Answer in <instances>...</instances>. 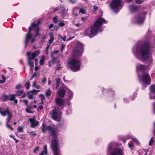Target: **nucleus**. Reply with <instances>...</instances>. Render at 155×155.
Returning <instances> with one entry per match:
<instances>
[{
    "label": "nucleus",
    "instance_id": "c85d7f7f",
    "mask_svg": "<svg viewBox=\"0 0 155 155\" xmlns=\"http://www.w3.org/2000/svg\"><path fill=\"white\" fill-rule=\"evenodd\" d=\"M56 89H57L59 87V84H60L61 83V81H60V79H59V78H57V79L56 80Z\"/></svg>",
    "mask_w": 155,
    "mask_h": 155
},
{
    "label": "nucleus",
    "instance_id": "72a5a7b5",
    "mask_svg": "<svg viewBox=\"0 0 155 155\" xmlns=\"http://www.w3.org/2000/svg\"><path fill=\"white\" fill-rule=\"evenodd\" d=\"M132 139L133 141H134L135 143H136L137 144H140V142L136 138H134L132 137Z\"/></svg>",
    "mask_w": 155,
    "mask_h": 155
},
{
    "label": "nucleus",
    "instance_id": "864d4df0",
    "mask_svg": "<svg viewBox=\"0 0 155 155\" xmlns=\"http://www.w3.org/2000/svg\"><path fill=\"white\" fill-rule=\"evenodd\" d=\"M65 46L63 44H61V51H62L64 48H65Z\"/></svg>",
    "mask_w": 155,
    "mask_h": 155
},
{
    "label": "nucleus",
    "instance_id": "69168bd1",
    "mask_svg": "<svg viewBox=\"0 0 155 155\" xmlns=\"http://www.w3.org/2000/svg\"><path fill=\"white\" fill-rule=\"evenodd\" d=\"M39 68V67L38 66H36L35 68V70L36 71H37Z\"/></svg>",
    "mask_w": 155,
    "mask_h": 155
},
{
    "label": "nucleus",
    "instance_id": "2f4dec72",
    "mask_svg": "<svg viewBox=\"0 0 155 155\" xmlns=\"http://www.w3.org/2000/svg\"><path fill=\"white\" fill-rule=\"evenodd\" d=\"M142 78H150V76L148 73L144 72L143 74Z\"/></svg>",
    "mask_w": 155,
    "mask_h": 155
},
{
    "label": "nucleus",
    "instance_id": "a878e982",
    "mask_svg": "<svg viewBox=\"0 0 155 155\" xmlns=\"http://www.w3.org/2000/svg\"><path fill=\"white\" fill-rule=\"evenodd\" d=\"M150 98L151 99H155V93L150 91Z\"/></svg>",
    "mask_w": 155,
    "mask_h": 155
},
{
    "label": "nucleus",
    "instance_id": "3c124183",
    "mask_svg": "<svg viewBox=\"0 0 155 155\" xmlns=\"http://www.w3.org/2000/svg\"><path fill=\"white\" fill-rule=\"evenodd\" d=\"M75 10V9H74L73 10V13H72V15L73 16H77L78 15L76 13H74V10Z\"/></svg>",
    "mask_w": 155,
    "mask_h": 155
},
{
    "label": "nucleus",
    "instance_id": "c756f323",
    "mask_svg": "<svg viewBox=\"0 0 155 155\" xmlns=\"http://www.w3.org/2000/svg\"><path fill=\"white\" fill-rule=\"evenodd\" d=\"M150 91L155 93V85H152L150 86Z\"/></svg>",
    "mask_w": 155,
    "mask_h": 155
},
{
    "label": "nucleus",
    "instance_id": "2eb2a0df",
    "mask_svg": "<svg viewBox=\"0 0 155 155\" xmlns=\"http://www.w3.org/2000/svg\"><path fill=\"white\" fill-rule=\"evenodd\" d=\"M139 81L143 84L150 85L151 82L150 78H139Z\"/></svg>",
    "mask_w": 155,
    "mask_h": 155
},
{
    "label": "nucleus",
    "instance_id": "052dcab7",
    "mask_svg": "<svg viewBox=\"0 0 155 155\" xmlns=\"http://www.w3.org/2000/svg\"><path fill=\"white\" fill-rule=\"evenodd\" d=\"M10 137L12 138L14 140H15V136L13 135H10Z\"/></svg>",
    "mask_w": 155,
    "mask_h": 155
},
{
    "label": "nucleus",
    "instance_id": "20e7f679",
    "mask_svg": "<svg viewBox=\"0 0 155 155\" xmlns=\"http://www.w3.org/2000/svg\"><path fill=\"white\" fill-rule=\"evenodd\" d=\"M39 23V21H38L36 24L34 22L29 27L28 31L25 40V45L28 43L29 40L32 43L34 42L35 37L39 35L38 25Z\"/></svg>",
    "mask_w": 155,
    "mask_h": 155
},
{
    "label": "nucleus",
    "instance_id": "4c0bfd02",
    "mask_svg": "<svg viewBox=\"0 0 155 155\" xmlns=\"http://www.w3.org/2000/svg\"><path fill=\"white\" fill-rule=\"evenodd\" d=\"M28 133L30 134V135L33 136H36V134L34 131H28Z\"/></svg>",
    "mask_w": 155,
    "mask_h": 155
},
{
    "label": "nucleus",
    "instance_id": "f704fd0d",
    "mask_svg": "<svg viewBox=\"0 0 155 155\" xmlns=\"http://www.w3.org/2000/svg\"><path fill=\"white\" fill-rule=\"evenodd\" d=\"M25 86L26 89H28L30 87V83L28 81L25 84Z\"/></svg>",
    "mask_w": 155,
    "mask_h": 155
},
{
    "label": "nucleus",
    "instance_id": "bb28decb",
    "mask_svg": "<svg viewBox=\"0 0 155 155\" xmlns=\"http://www.w3.org/2000/svg\"><path fill=\"white\" fill-rule=\"evenodd\" d=\"M45 57L43 55L41 57V58L40 59L39 62V64L41 65H43L44 64V61L45 60Z\"/></svg>",
    "mask_w": 155,
    "mask_h": 155
},
{
    "label": "nucleus",
    "instance_id": "412c9836",
    "mask_svg": "<svg viewBox=\"0 0 155 155\" xmlns=\"http://www.w3.org/2000/svg\"><path fill=\"white\" fill-rule=\"evenodd\" d=\"M68 9L66 10L65 8H63L62 9L60 10L61 13V15L62 16L64 17H65L67 13V11Z\"/></svg>",
    "mask_w": 155,
    "mask_h": 155
},
{
    "label": "nucleus",
    "instance_id": "a211bd4d",
    "mask_svg": "<svg viewBox=\"0 0 155 155\" xmlns=\"http://www.w3.org/2000/svg\"><path fill=\"white\" fill-rule=\"evenodd\" d=\"M55 102L59 107L63 106L64 103V101L60 98H57L55 99Z\"/></svg>",
    "mask_w": 155,
    "mask_h": 155
},
{
    "label": "nucleus",
    "instance_id": "393cba45",
    "mask_svg": "<svg viewBox=\"0 0 155 155\" xmlns=\"http://www.w3.org/2000/svg\"><path fill=\"white\" fill-rule=\"evenodd\" d=\"M129 9L131 11L133 12L137 9V7L134 5H131L129 7Z\"/></svg>",
    "mask_w": 155,
    "mask_h": 155
},
{
    "label": "nucleus",
    "instance_id": "338daca9",
    "mask_svg": "<svg viewBox=\"0 0 155 155\" xmlns=\"http://www.w3.org/2000/svg\"><path fill=\"white\" fill-rule=\"evenodd\" d=\"M64 6L63 5H61L60 6L61 10L63 8H64Z\"/></svg>",
    "mask_w": 155,
    "mask_h": 155
},
{
    "label": "nucleus",
    "instance_id": "774afa93",
    "mask_svg": "<svg viewBox=\"0 0 155 155\" xmlns=\"http://www.w3.org/2000/svg\"><path fill=\"white\" fill-rule=\"evenodd\" d=\"M58 51L56 50L55 51H54L53 52V53L54 54H56L58 53Z\"/></svg>",
    "mask_w": 155,
    "mask_h": 155
},
{
    "label": "nucleus",
    "instance_id": "39448f33",
    "mask_svg": "<svg viewBox=\"0 0 155 155\" xmlns=\"http://www.w3.org/2000/svg\"><path fill=\"white\" fill-rule=\"evenodd\" d=\"M40 54L39 50L35 51L32 53H31L30 51L27 52V61L28 65L31 67V70H33L34 68V63L33 60L35 57H38Z\"/></svg>",
    "mask_w": 155,
    "mask_h": 155
},
{
    "label": "nucleus",
    "instance_id": "f8f14e48",
    "mask_svg": "<svg viewBox=\"0 0 155 155\" xmlns=\"http://www.w3.org/2000/svg\"><path fill=\"white\" fill-rule=\"evenodd\" d=\"M61 112L59 110L55 108L53 110L51 116L53 119L54 120H59L61 117Z\"/></svg>",
    "mask_w": 155,
    "mask_h": 155
},
{
    "label": "nucleus",
    "instance_id": "e2e57ef3",
    "mask_svg": "<svg viewBox=\"0 0 155 155\" xmlns=\"http://www.w3.org/2000/svg\"><path fill=\"white\" fill-rule=\"evenodd\" d=\"M36 83L35 82H34L33 83V84H32V86L33 87H36Z\"/></svg>",
    "mask_w": 155,
    "mask_h": 155
},
{
    "label": "nucleus",
    "instance_id": "13d9d810",
    "mask_svg": "<svg viewBox=\"0 0 155 155\" xmlns=\"http://www.w3.org/2000/svg\"><path fill=\"white\" fill-rule=\"evenodd\" d=\"M58 26L57 25H55L54 27V30H57L58 29Z\"/></svg>",
    "mask_w": 155,
    "mask_h": 155
},
{
    "label": "nucleus",
    "instance_id": "dca6fc26",
    "mask_svg": "<svg viewBox=\"0 0 155 155\" xmlns=\"http://www.w3.org/2000/svg\"><path fill=\"white\" fill-rule=\"evenodd\" d=\"M67 87H65L64 88L63 87H61L59 89L58 94V95L61 97H64L65 93V88Z\"/></svg>",
    "mask_w": 155,
    "mask_h": 155
},
{
    "label": "nucleus",
    "instance_id": "6e6d98bb",
    "mask_svg": "<svg viewBox=\"0 0 155 155\" xmlns=\"http://www.w3.org/2000/svg\"><path fill=\"white\" fill-rule=\"evenodd\" d=\"M93 9L95 11H96L97 10L98 7L96 5H94L93 6Z\"/></svg>",
    "mask_w": 155,
    "mask_h": 155
},
{
    "label": "nucleus",
    "instance_id": "9d476101",
    "mask_svg": "<svg viewBox=\"0 0 155 155\" xmlns=\"http://www.w3.org/2000/svg\"><path fill=\"white\" fill-rule=\"evenodd\" d=\"M116 146V144L114 142H111L108 144L107 148V155H111L112 153L115 149H119L115 148Z\"/></svg>",
    "mask_w": 155,
    "mask_h": 155
},
{
    "label": "nucleus",
    "instance_id": "8fccbe9b",
    "mask_svg": "<svg viewBox=\"0 0 155 155\" xmlns=\"http://www.w3.org/2000/svg\"><path fill=\"white\" fill-rule=\"evenodd\" d=\"M21 87V85L20 84H19L15 86V88L16 89H19Z\"/></svg>",
    "mask_w": 155,
    "mask_h": 155
},
{
    "label": "nucleus",
    "instance_id": "f257e3e1",
    "mask_svg": "<svg viewBox=\"0 0 155 155\" xmlns=\"http://www.w3.org/2000/svg\"><path fill=\"white\" fill-rule=\"evenodd\" d=\"M150 44L149 41L144 42L143 46H134L132 51L135 57L138 59L143 61H148L151 63L152 57L150 53Z\"/></svg>",
    "mask_w": 155,
    "mask_h": 155
},
{
    "label": "nucleus",
    "instance_id": "0e129e2a",
    "mask_svg": "<svg viewBox=\"0 0 155 155\" xmlns=\"http://www.w3.org/2000/svg\"><path fill=\"white\" fill-rule=\"evenodd\" d=\"M54 25L53 24H51L49 26V28H52L53 27Z\"/></svg>",
    "mask_w": 155,
    "mask_h": 155
},
{
    "label": "nucleus",
    "instance_id": "5701e85b",
    "mask_svg": "<svg viewBox=\"0 0 155 155\" xmlns=\"http://www.w3.org/2000/svg\"><path fill=\"white\" fill-rule=\"evenodd\" d=\"M47 155V146L45 145L44 147V150L40 153V155Z\"/></svg>",
    "mask_w": 155,
    "mask_h": 155
},
{
    "label": "nucleus",
    "instance_id": "473e14b6",
    "mask_svg": "<svg viewBox=\"0 0 155 155\" xmlns=\"http://www.w3.org/2000/svg\"><path fill=\"white\" fill-rule=\"evenodd\" d=\"M15 94L14 95H11L9 97L8 100L10 101H13L15 99Z\"/></svg>",
    "mask_w": 155,
    "mask_h": 155
},
{
    "label": "nucleus",
    "instance_id": "09e8293b",
    "mask_svg": "<svg viewBox=\"0 0 155 155\" xmlns=\"http://www.w3.org/2000/svg\"><path fill=\"white\" fill-rule=\"evenodd\" d=\"M135 1L137 3L140 4L143 2L144 0H135Z\"/></svg>",
    "mask_w": 155,
    "mask_h": 155
},
{
    "label": "nucleus",
    "instance_id": "7c9ffc66",
    "mask_svg": "<svg viewBox=\"0 0 155 155\" xmlns=\"http://www.w3.org/2000/svg\"><path fill=\"white\" fill-rule=\"evenodd\" d=\"M45 95L47 96H50L51 93V92L50 89H48L47 91H45Z\"/></svg>",
    "mask_w": 155,
    "mask_h": 155
},
{
    "label": "nucleus",
    "instance_id": "680f3d73",
    "mask_svg": "<svg viewBox=\"0 0 155 155\" xmlns=\"http://www.w3.org/2000/svg\"><path fill=\"white\" fill-rule=\"evenodd\" d=\"M14 103L17 104L18 103V101L17 99H15L13 100Z\"/></svg>",
    "mask_w": 155,
    "mask_h": 155
},
{
    "label": "nucleus",
    "instance_id": "1a4fd4ad",
    "mask_svg": "<svg viewBox=\"0 0 155 155\" xmlns=\"http://www.w3.org/2000/svg\"><path fill=\"white\" fill-rule=\"evenodd\" d=\"M146 14L145 13H140L137 15L132 19V21L135 23L140 24L143 23L145 19Z\"/></svg>",
    "mask_w": 155,
    "mask_h": 155
},
{
    "label": "nucleus",
    "instance_id": "a18cd8bd",
    "mask_svg": "<svg viewBox=\"0 0 155 155\" xmlns=\"http://www.w3.org/2000/svg\"><path fill=\"white\" fill-rule=\"evenodd\" d=\"M2 80H0V83L3 84L6 81L5 78H2Z\"/></svg>",
    "mask_w": 155,
    "mask_h": 155
},
{
    "label": "nucleus",
    "instance_id": "b1692460",
    "mask_svg": "<svg viewBox=\"0 0 155 155\" xmlns=\"http://www.w3.org/2000/svg\"><path fill=\"white\" fill-rule=\"evenodd\" d=\"M86 7L80 8L79 11V13H81L82 14H86Z\"/></svg>",
    "mask_w": 155,
    "mask_h": 155
},
{
    "label": "nucleus",
    "instance_id": "423d86ee",
    "mask_svg": "<svg viewBox=\"0 0 155 155\" xmlns=\"http://www.w3.org/2000/svg\"><path fill=\"white\" fill-rule=\"evenodd\" d=\"M81 66V63L80 61L74 58L70 60L68 64V67L74 71H79Z\"/></svg>",
    "mask_w": 155,
    "mask_h": 155
},
{
    "label": "nucleus",
    "instance_id": "7ed1b4c3",
    "mask_svg": "<svg viewBox=\"0 0 155 155\" xmlns=\"http://www.w3.org/2000/svg\"><path fill=\"white\" fill-rule=\"evenodd\" d=\"M107 22V21L104 18H99L90 29L87 28L85 29V34L89 36L90 38L94 36L98 32L102 31L101 28V25L103 23H106Z\"/></svg>",
    "mask_w": 155,
    "mask_h": 155
},
{
    "label": "nucleus",
    "instance_id": "6ab92c4d",
    "mask_svg": "<svg viewBox=\"0 0 155 155\" xmlns=\"http://www.w3.org/2000/svg\"><path fill=\"white\" fill-rule=\"evenodd\" d=\"M65 90L67 94V95L68 97V99L71 98L73 95V92L68 88H66Z\"/></svg>",
    "mask_w": 155,
    "mask_h": 155
},
{
    "label": "nucleus",
    "instance_id": "9b49d317",
    "mask_svg": "<svg viewBox=\"0 0 155 155\" xmlns=\"http://www.w3.org/2000/svg\"><path fill=\"white\" fill-rule=\"evenodd\" d=\"M0 113L3 116H5L7 115L8 117L6 118V120H8V119H12V114L10 112L8 108H7L5 109V110H2L1 108H0Z\"/></svg>",
    "mask_w": 155,
    "mask_h": 155
},
{
    "label": "nucleus",
    "instance_id": "6e6552de",
    "mask_svg": "<svg viewBox=\"0 0 155 155\" xmlns=\"http://www.w3.org/2000/svg\"><path fill=\"white\" fill-rule=\"evenodd\" d=\"M83 47L82 44L79 42H77L73 50L74 57L77 58L81 56L83 53Z\"/></svg>",
    "mask_w": 155,
    "mask_h": 155
},
{
    "label": "nucleus",
    "instance_id": "4d7b16f0",
    "mask_svg": "<svg viewBox=\"0 0 155 155\" xmlns=\"http://www.w3.org/2000/svg\"><path fill=\"white\" fill-rule=\"evenodd\" d=\"M128 146L131 149V150L132 149V148L133 147V145L132 144H131L130 143H129L128 144Z\"/></svg>",
    "mask_w": 155,
    "mask_h": 155
},
{
    "label": "nucleus",
    "instance_id": "79ce46f5",
    "mask_svg": "<svg viewBox=\"0 0 155 155\" xmlns=\"http://www.w3.org/2000/svg\"><path fill=\"white\" fill-rule=\"evenodd\" d=\"M18 131L19 132H22L23 131V128L22 127H18Z\"/></svg>",
    "mask_w": 155,
    "mask_h": 155
},
{
    "label": "nucleus",
    "instance_id": "4be33fe9",
    "mask_svg": "<svg viewBox=\"0 0 155 155\" xmlns=\"http://www.w3.org/2000/svg\"><path fill=\"white\" fill-rule=\"evenodd\" d=\"M11 119H8V120H6V125L7 127L8 128L10 129L11 130H13L14 129V128H12L11 127V126L9 124V122H10Z\"/></svg>",
    "mask_w": 155,
    "mask_h": 155
},
{
    "label": "nucleus",
    "instance_id": "5fc2aeb1",
    "mask_svg": "<svg viewBox=\"0 0 155 155\" xmlns=\"http://www.w3.org/2000/svg\"><path fill=\"white\" fill-rule=\"evenodd\" d=\"M52 58H53V60L52 61V62H54L56 60L57 58H55L52 54Z\"/></svg>",
    "mask_w": 155,
    "mask_h": 155
},
{
    "label": "nucleus",
    "instance_id": "c03bdc74",
    "mask_svg": "<svg viewBox=\"0 0 155 155\" xmlns=\"http://www.w3.org/2000/svg\"><path fill=\"white\" fill-rule=\"evenodd\" d=\"M108 93L110 94L113 95L114 93V92L111 89H110L108 90Z\"/></svg>",
    "mask_w": 155,
    "mask_h": 155
},
{
    "label": "nucleus",
    "instance_id": "37998d69",
    "mask_svg": "<svg viewBox=\"0 0 155 155\" xmlns=\"http://www.w3.org/2000/svg\"><path fill=\"white\" fill-rule=\"evenodd\" d=\"M69 2L72 4H74L75 3L77 2V0H68Z\"/></svg>",
    "mask_w": 155,
    "mask_h": 155
},
{
    "label": "nucleus",
    "instance_id": "ea45409f",
    "mask_svg": "<svg viewBox=\"0 0 155 155\" xmlns=\"http://www.w3.org/2000/svg\"><path fill=\"white\" fill-rule=\"evenodd\" d=\"M54 40V38L53 36L52 35L50 37V40L49 41V43H50V44L52 43L53 42V41Z\"/></svg>",
    "mask_w": 155,
    "mask_h": 155
},
{
    "label": "nucleus",
    "instance_id": "4468645a",
    "mask_svg": "<svg viewBox=\"0 0 155 155\" xmlns=\"http://www.w3.org/2000/svg\"><path fill=\"white\" fill-rule=\"evenodd\" d=\"M136 68L138 74L139 76L140 77V75L139 74L140 72L141 71L142 72L145 70L147 68V66L141 64H139L137 65Z\"/></svg>",
    "mask_w": 155,
    "mask_h": 155
},
{
    "label": "nucleus",
    "instance_id": "aec40b11",
    "mask_svg": "<svg viewBox=\"0 0 155 155\" xmlns=\"http://www.w3.org/2000/svg\"><path fill=\"white\" fill-rule=\"evenodd\" d=\"M111 155H123L122 151L120 149H117L112 152Z\"/></svg>",
    "mask_w": 155,
    "mask_h": 155
},
{
    "label": "nucleus",
    "instance_id": "de8ad7c7",
    "mask_svg": "<svg viewBox=\"0 0 155 155\" xmlns=\"http://www.w3.org/2000/svg\"><path fill=\"white\" fill-rule=\"evenodd\" d=\"M60 61H58V62L57 63V65H59V66H58L57 68L56 69L57 70H59L61 68V67L60 66Z\"/></svg>",
    "mask_w": 155,
    "mask_h": 155
},
{
    "label": "nucleus",
    "instance_id": "0eeeda50",
    "mask_svg": "<svg viewBox=\"0 0 155 155\" xmlns=\"http://www.w3.org/2000/svg\"><path fill=\"white\" fill-rule=\"evenodd\" d=\"M110 6L112 11L117 12L121 9L123 6L121 0H113L110 3Z\"/></svg>",
    "mask_w": 155,
    "mask_h": 155
},
{
    "label": "nucleus",
    "instance_id": "a19ab883",
    "mask_svg": "<svg viewBox=\"0 0 155 155\" xmlns=\"http://www.w3.org/2000/svg\"><path fill=\"white\" fill-rule=\"evenodd\" d=\"M58 25L60 27L63 26L65 25V23L64 21H62L59 23Z\"/></svg>",
    "mask_w": 155,
    "mask_h": 155
},
{
    "label": "nucleus",
    "instance_id": "f03ea898",
    "mask_svg": "<svg viewBox=\"0 0 155 155\" xmlns=\"http://www.w3.org/2000/svg\"><path fill=\"white\" fill-rule=\"evenodd\" d=\"M47 131L49 132L51 136H52L51 147L54 154L55 155H59V149L58 147L59 140L58 139V134L57 131L55 129L52 128L50 126L43 125L42 131L43 132H45Z\"/></svg>",
    "mask_w": 155,
    "mask_h": 155
},
{
    "label": "nucleus",
    "instance_id": "58836bf2",
    "mask_svg": "<svg viewBox=\"0 0 155 155\" xmlns=\"http://www.w3.org/2000/svg\"><path fill=\"white\" fill-rule=\"evenodd\" d=\"M154 141V137H152L151 139L150 140L149 142V145L150 146H151L152 145Z\"/></svg>",
    "mask_w": 155,
    "mask_h": 155
},
{
    "label": "nucleus",
    "instance_id": "49530a36",
    "mask_svg": "<svg viewBox=\"0 0 155 155\" xmlns=\"http://www.w3.org/2000/svg\"><path fill=\"white\" fill-rule=\"evenodd\" d=\"M153 112L154 114H155V102L153 103Z\"/></svg>",
    "mask_w": 155,
    "mask_h": 155
},
{
    "label": "nucleus",
    "instance_id": "f3484780",
    "mask_svg": "<svg viewBox=\"0 0 155 155\" xmlns=\"http://www.w3.org/2000/svg\"><path fill=\"white\" fill-rule=\"evenodd\" d=\"M29 121L31 123V126L32 128L37 126L38 124V122L36 121L34 118H30Z\"/></svg>",
    "mask_w": 155,
    "mask_h": 155
},
{
    "label": "nucleus",
    "instance_id": "e433bc0d",
    "mask_svg": "<svg viewBox=\"0 0 155 155\" xmlns=\"http://www.w3.org/2000/svg\"><path fill=\"white\" fill-rule=\"evenodd\" d=\"M20 101L21 102H23V103H24L26 105V106L27 105V104H28V101L27 100H26V99H25V100L21 99V100H20Z\"/></svg>",
    "mask_w": 155,
    "mask_h": 155
},
{
    "label": "nucleus",
    "instance_id": "c9c22d12",
    "mask_svg": "<svg viewBox=\"0 0 155 155\" xmlns=\"http://www.w3.org/2000/svg\"><path fill=\"white\" fill-rule=\"evenodd\" d=\"M53 20L54 21V22L55 23H56L58 21V19L57 16H55L52 18Z\"/></svg>",
    "mask_w": 155,
    "mask_h": 155
},
{
    "label": "nucleus",
    "instance_id": "cd10ccee",
    "mask_svg": "<svg viewBox=\"0 0 155 155\" xmlns=\"http://www.w3.org/2000/svg\"><path fill=\"white\" fill-rule=\"evenodd\" d=\"M24 92L23 90H21L17 92L15 94L16 96H18L21 95Z\"/></svg>",
    "mask_w": 155,
    "mask_h": 155
},
{
    "label": "nucleus",
    "instance_id": "603ef678",
    "mask_svg": "<svg viewBox=\"0 0 155 155\" xmlns=\"http://www.w3.org/2000/svg\"><path fill=\"white\" fill-rule=\"evenodd\" d=\"M39 149V147H36L35 149L34 150L33 152L34 153H35V152L38 150Z\"/></svg>",
    "mask_w": 155,
    "mask_h": 155
},
{
    "label": "nucleus",
    "instance_id": "ddd939ff",
    "mask_svg": "<svg viewBox=\"0 0 155 155\" xmlns=\"http://www.w3.org/2000/svg\"><path fill=\"white\" fill-rule=\"evenodd\" d=\"M39 92V90H33L31 91H28V97L30 99H35L37 94Z\"/></svg>",
    "mask_w": 155,
    "mask_h": 155
},
{
    "label": "nucleus",
    "instance_id": "bf43d9fd",
    "mask_svg": "<svg viewBox=\"0 0 155 155\" xmlns=\"http://www.w3.org/2000/svg\"><path fill=\"white\" fill-rule=\"evenodd\" d=\"M26 112L28 113H32L31 111L29 110V109L27 108H26Z\"/></svg>",
    "mask_w": 155,
    "mask_h": 155
}]
</instances>
